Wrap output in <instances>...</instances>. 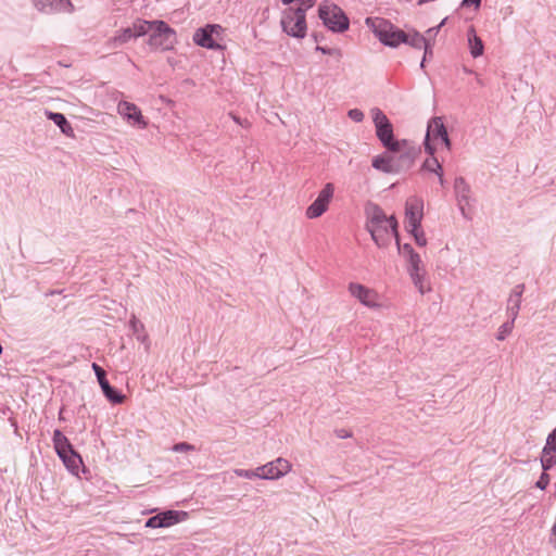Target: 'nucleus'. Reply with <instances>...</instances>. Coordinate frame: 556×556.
I'll list each match as a JSON object with an SVG mask.
<instances>
[{
  "label": "nucleus",
  "mask_w": 556,
  "mask_h": 556,
  "mask_svg": "<svg viewBox=\"0 0 556 556\" xmlns=\"http://www.w3.org/2000/svg\"><path fill=\"white\" fill-rule=\"evenodd\" d=\"M541 465L544 471L556 465V428L547 435L542 451Z\"/></svg>",
  "instance_id": "nucleus-17"
},
{
  "label": "nucleus",
  "mask_w": 556,
  "mask_h": 556,
  "mask_svg": "<svg viewBox=\"0 0 556 556\" xmlns=\"http://www.w3.org/2000/svg\"><path fill=\"white\" fill-rule=\"evenodd\" d=\"M47 116L52 121L61 131L66 136H72L74 130L66 117L62 113L47 112Z\"/></svg>",
  "instance_id": "nucleus-24"
},
{
  "label": "nucleus",
  "mask_w": 556,
  "mask_h": 556,
  "mask_svg": "<svg viewBox=\"0 0 556 556\" xmlns=\"http://www.w3.org/2000/svg\"><path fill=\"white\" fill-rule=\"evenodd\" d=\"M454 194L456 204L462 216L470 220L471 219V208L475 204V198L472 195L471 187L466 181V179L462 176L456 177L454 180Z\"/></svg>",
  "instance_id": "nucleus-8"
},
{
  "label": "nucleus",
  "mask_w": 556,
  "mask_h": 556,
  "mask_svg": "<svg viewBox=\"0 0 556 556\" xmlns=\"http://www.w3.org/2000/svg\"><path fill=\"white\" fill-rule=\"evenodd\" d=\"M172 450L174 452H177V453H181V452H189V451H194L195 447L194 445L190 444V443H187V442H179V443H176Z\"/></svg>",
  "instance_id": "nucleus-36"
},
{
  "label": "nucleus",
  "mask_w": 556,
  "mask_h": 556,
  "mask_svg": "<svg viewBox=\"0 0 556 556\" xmlns=\"http://www.w3.org/2000/svg\"><path fill=\"white\" fill-rule=\"evenodd\" d=\"M395 241H396V245H397V250H399V253L405 258L407 260L408 257H410V255L415 254V250L413 249V247L409 244V243H405V244H401L400 242V239H399V236L395 237Z\"/></svg>",
  "instance_id": "nucleus-32"
},
{
  "label": "nucleus",
  "mask_w": 556,
  "mask_h": 556,
  "mask_svg": "<svg viewBox=\"0 0 556 556\" xmlns=\"http://www.w3.org/2000/svg\"><path fill=\"white\" fill-rule=\"evenodd\" d=\"M427 41H429L428 38H426L420 33L413 30L405 33V40H403V43L408 45L415 49H421Z\"/></svg>",
  "instance_id": "nucleus-25"
},
{
  "label": "nucleus",
  "mask_w": 556,
  "mask_h": 556,
  "mask_svg": "<svg viewBox=\"0 0 556 556\" xmlns=\"http://www.w3.org/2000/svg\"><path fill=\"white\" fill-rule=\"evenodd\" d=\"M548 483H549V476H548V473H546V471L543 470L539 480L535 483V486L539 488L540 490H545L546 486L548 485Z\"/></svg>",
  "instance_id": "nucleus-38"
},
{
  "label": "nucleus",
  "mask_w": 556,
  "mask_h": 556,
  "mask_svg": "<svg viewBox=\"0 0 556 556\" xmlns=\"http://www.w3.org/2000/svg\"><path fill=\"white\" fill-rule=\"evenodd\" d=\"M481 4V0H463L462 7H470L473 5L476 9H478Z\"/></svg>",
  "instance_id": "nucleus-43"
},
{
  "label": "nucleus",
  "mask_w": 556,
  "mask_h": 556,
  "mask_svg": "<svg viewBox=\"0 0 556 556\" xmlns=\"http://www.w3.org/2000/svg\"><path fill=\"white\" fill-rule=\"evenodd\" d=\"M336 434L340 439H346V438H350L352 435L351 432L345 430V429H338V430H336Z\"/></svg>",
  "instance_id": "nucleus-44"
},
{
  "label": "nucleus",
  "mask_w": 556,
  "mask_h": 556,
  "mask_svg": "<svg viewBox=\"0 0 556 556\" xmlns=\"http://www.w3.org/2000/svg\"><path fill=\"white\" fill-rule=\"evenodd\" d=\"M33 3L45 13L73 11V4L70 0H33Z\"/></svg>",
  "instance_id": "nucleus-18"
},
{
  "label": "nucleus",
  "mask_w": 556,
  "mask_h": 556,
  "mask_svg": "<svg viewBox=\"0 0 556 556\" xmlns=\"http://www.w3.org/2000/svg\"><path fill=\"white\" fill-rule=\"evenodd\" d=\"M525 290V285H517L507 301V315L509 318L513 319V321L516 320L519 309L521 306V296Z\"/></svg>",
  "instance_id": "nucleus-19"
},
{
  "label": "nucleus",
  "mask_w": 556,
  "mask_h": 556,
  "mask_svg": "<svg viewBox=\"0 0 556 556\" xmlns=\"http://www.w3.org/2000/svg\"><path fill=\"white\" fill-rule=\"evenodd\" d=\"M424 217V201L418 197H410L405 203V228L415 230L421 226Z\"/></svg>",
  "instance_id": "nucleus-12"
},
{
  "label": "nucleus",
  "mask_w": 556,
  "mask_h": 556,
  "mask_svg": "<svg viewBox=\"0 0 556 556\" xmlns=\"http://www.w3.org/2000/svg\"><path fill=\"white\" fill-rule=\"evenodd\" d=\"M59 457L63 460L64 465L72 473L78 475L79 468L83 465V459L75 450H72L67 453H62L59 455Z\"/></svg>",
  "instance_id": "nucleus-20"
},
{
  "label": "nucleus",
  "mask_w": 556,
  "mask_h": 556,
  "mask_svg": "<svg viewBox=\"0 0 556 556\" xmlns=\"http://www.w3.org/2000/svg\"><path fill=\"white\" fill-rule=\"evenodd\" d=\"M421 49H424V61L432 58L433 51L431 42L427 41V43Z\"/></svg>",
  "instance_id": "nucleus-41"
},
{
  "label": "nucleus",
  "mask_w": 556,
  "mask_h": 556,
  "mask_svg": "<svg viewBox=\"0 0 556 556\" xmlns=\"http://www.w3.org/2000/svg\"><path fill=\"white\" fill-rule=\"evenodd\" d=\"M431 157L427 159L424 164H422V169L427 170V172H431V173H434V174H438L440 172H442V165L440 164V162L438 161L437 157H434V154L433 155H430Z\"/></svg>",
  "instance_id": "nucleus-30"
},
{
  "label": "nucleus",
  "mask_w": 556,
  "mask_h": 556,
  "mask_svg": "<svg viewBox=\"0 0 556 556\" xmlns=\"http://www.w3.org/2000/svg\"><path fill=\"white\" fill-rule=\"evenodd\" d=\"M437 175H438V178H439V182H440V185H441V186H444V184H445V179H444V177H443V170H442V172H440V173H438Z\"/></svg>",
  "instance_id": "nucleus-45"
},
{
  "label": "nucleus",
  "mask_w": 556,
  "mask_h": 556,
  "mask_svg": "<svg viewBox=\"0 0 556 556\" xmlns=\"http://www.w3.org/2000/svg\"><path fill=\"white\" fill-rule=\"evenodd\" d=\"M409 277L420 294H425L431 290L429 285L427 283L426 269L409 274Z\"/></svg>",
  "instance_id": "nucleus-26"
},
{
  "label": "nucleus",
  "mask_w": 556,
  "mask_h": 556,
  "mask_svg": "<svg viewBox=\"0 0 556 556\" xmlns=\"http://www.w3.org/2000/svg\"><path fill=\"white\" fill-rule=\"evenodd\" d=\"M235 473L238 477L245 478V479H253V478H260L261 479V471L258 470V467L255 470L236 469Z\"/></svg>",
  "instance_id": "nucleus-34"
},
{
  "label": "nucleus",
  "mask_w": 556,
  "mask_h": 556,
  "mask_svg": "<svg viewBox=\"0 0 556 556\" xmlns=\"http://www.w3.org/2000/svg\"><path fill=\"white\" fill-rule=\"evenodd\" d=\"M366 25L384 46L396 48L405 40V31L384 18L368 17L366 18Z\"/></svg>",
  "instance_id": "nucleus-4"
},
{
  "label": "nucleus",
  "mask_w": 556,
  "mask_h": 556,
  "mask_svg": "<svg viewBox=\"0 0 556 556\" xmlns=\"http://www.w3.org/2000/svg\"><path fill=\"white\" fill-rule=\"evenodd\" d=\"M334 194V185L327 182L319 191L314 202L306 208V217L314 219L321 216L329 206L330 201Z\"/></svg>",
  "instance_id": "nucleus-11"
},
{
  "label": "nucleus",
  "mask_w": 556,
  "mask_h": 556,
  "mask_svg": "<svg viewBox=\"0 0 556 556\" xmlns=\"http://www.w3.org/2000/svg\"><path fill=\"white\" fill-rule=\"evenodd\" d=\"M425 62H426V61H424V59H422V60H421V62H420V67H421V68H424V67H425Z\"/></svg>",
  "instance_id": "nucleus-47"
},
{
  "label": "nucleus",
  "mask_w": 556,
  "mask_h": 556,
  "mask_svg": "<svg viewBox=\"0 0 556 556\" xmlns=\"http://www.w3.org/2000/svg\"><path fill=\"white\" fill-rule=\"evenodd\" d=\"M366 229L379 248L390 244L392 237H397V220L394 216H387L376 203L369 202L365 206Z\"/></svg>",
  "instance_id": "nucleus-1"
},
{
  "label": "nucleus",
  "mask_w": 556,
  "mask_h": 556,
  "mask_svg": "<svg viewBox=\"0 0 556 556\" xmlns=\"http://www.w3.org/2000/svg\"><path fill=\"white\" fill-rule=\"evenodd\" d=\"M135 38L130 28H124L115 34L108 42L106 46L109 49H116L128 42L130 39Z\"/></svg>",
  "instance_id": "nucleus-22"
},
{
  "label": "nucleus",
  "mask_w": 556,
  "mask_h": 556,
  "mask_svg": "<svg viewBox=\"0 0 556 556\" xmlns=\"http://www.w3.org/2000/svg\"><path fill=\"white\" fill-rule=\"evenodd\" d=\"M146 527L148 528H153V529H156V528H164V523H163V520L160 516V514L155 515V516H152L150 517L147 522H146Z\"/></svg>",
  "instance_id": "nucleus-35"
},
{
  "label": "nucleus",
  "mask_w": 556,
  "mask_h": 556,
  "mask_svg": "<svg viewBox=\"0 0 556 556\" xmlns=\"http://www.w3.org/2000/svg\"><path fill=\"white\" fill-rule=\"evenodd\" d=\"M176 33L164 21H154L148 45L154 50H170L176 43Z\"/></svg>",
  "instance_id": "nucleus-7"
},
{
  "label": "nucleus",
  "mask_w": 556,
  "mask_h": 556,
  "mask_svg": "<svg viewBox=\"0 0 556 556\" xmlns=\"http://www.w3.org/2000/svg\"><path fill=\"white\" fill-rule=\"evenodd\" d=\"M515 321H513L511 318L504 323L500 328L496 336V339L500 341H503L506 339V337L513 331Z\"/></svg>",
  "instance_id": "nucleus-31"
},
{
  "label": "nucleus",
  "mask_w": 556,
  "mask_h": 556,
  "mask_svg": "<svg viewBox=\"0 0 556 556\" xmlns=\"http://www.w3.org/2000/svg\"><path fill=\"white\" fill-rule=\"evenodd\" d=\"M290 469L291 464L281 457L258 467V470L261 471V479L267 480L279 479L280 477L287 475Z\"/></svg>",
  "instance_id": "nucleus-14"
},
{
  "label": "nucleus",
  "mask_w": 556,
  "mask_h": 556,
  "mask_svg": "<svg viewBox=\"0 0 556 556\" xmlns=\"http://www.w3.org/2000/svg\"><path fill=\"white\" fill-rule=\"evenodd\" d=\"M406 263H407L408 275L413 274V273L425 270V266L422 264L421 257L417 252L415 254L410 255V257H408L406 260Z\"/></svg>",
  "instance_id": "nucleus-29"
},
{
  "label": "nucleus",
  "mask_w": 556,
  "mask_h": 556,
  "mask_svg": "<svg viewBox=\"0 0 556 556\" xmlns=\"http://www.w3.org/2000/svg\"><path fill=\"white\" fill-rule=\"evenodd\" d=\"M468 43L470 49V54L472 58H479L483 54L484 45L480 37L477 36L475 28L471 26L468 29Z\"/></svg>",
  "instance_id": "nucleus-21"
},
{
  "label": "nucleus",
  "mask_w": 556,
  "mask_h": 556,
  "mask_svg": "<svg viewBox=\"0 0 556 556\" xmlns=\"http://www.w3.org/2000/svg\"><path fill=\"white\" fill-rule=\"evenodd\" d=\"M231 117L233 118V121L239 124V125H242L243 126V123L240 121L239 117L235 116V115H231Z\"/></svg>",
  "instance_id": "nucleus-46"
},
{
  "label": "nucleus",
  "mask_w": 556,
  "mask_h": 556,
  "mask_svg": "<svg viewBox=\"0 0 556 556\" xmlns=\"http://www.w3.org/2000/svg\"><path fill=\"white\" fill-rule=\"evenodd\" d=\"M445 21L446 18H444L438 26L431 27L426 31V35L424 36L429 39V42H431V40H434L435 36L438 35L440 28L443 26Z\"/></svg>",
  "instance_id": "nucleus-37"
},
{
  "label": "nucleus",
  "mask_w": 556,
  "mask_h": 556,
  "mask_svg": "<svg viewBox=\"0 0 556 556\" xmlns=\"http://www.w3.org/2000/svg\"><path fill=\"white\" fill-rule=\"evenodd\" d=\"M316 51H320L324 54L337 55L338 58H340L342 55V53L339 49L326 48V47H321V46H317Z\"/></svg>",
  "instance_id": "nucleus-40"
},
{
  "label": "nucleus",
  "mask_w": 556,
  "mask_h": 556,
  "mask_svg": "<svg viewBox=\"0 0 556 556\" xmlns=\"http://www.w3.org/2000/svg\"><path fill=\"white\" fill-rule=\"evenodd\" d=\"M222 31L223 27L220 25L207 24L194 31L193 41L200 47L211 50H219L222 49V46L215 40L214 36H219Z\"/></svg>",
  "instance_id": "nucleus-10"
},
{
  "label": "nucleus",
  "mask_w": 556,
  "mask_h": 556,
  "mask_svg": "<svg viewBox=\"0 0 556 556\" xmlns=\"http://www.w3.org/2000/svg\"><path fill=\"white\" fill-rule=\"evenodd\" d=\"M129 325L135 333L143 329V324L140 323L135 316H132V318L130 319Z\"/></svg>",
  "instance_id": "nucleus-42"
},
{
  "label": "nucleus",
  "mask_w": 556,
  "mask_h": 556,
  "mask_svg": "<svg viewBox=\"0 0 556 556\" xmlns=\"http://www.w3.org/2000/svg\"><path fill=\"white\" fill-rule=\"evenodd\" d=\"M52 441L58 455L74 450L73 445L71 444L68 439L61 432V430H54Z\"/></svg>",
  "instance_id": "nucleus-23"
},
{
  "label": "nucleus",
  "mask_w": 556,
  "mask_h": 556,
  "mask_svg": "<svg viewBox=\"0 0 556 556\" xmlns=\"http://www.w3.org/2000/svg\"><path fill=\"white\" fill-rule=\"evenodd\" d=\"M281 26L286 34L294 38H304L306 35V9L289 8L281 17Z\"/></svg>",
  "instance_id": "nucleus-6"
},
{
  "label": "nucleus",
  "mask_w": 556,
  "mask_h": 556,
  "mask_svg": "<svg viewBox=\"0 0 556 556\" xmlns=\"http://www.w3.org/2000/svg\"><path fill=\"white\" fill-rule=\"evenodd\" d=\"M416 149H406L389 155H377L372 160V167L386 174H397L410 168L416 157Z\"/></svg>",
  "instance_id": "nucleus-3"
},
{
  "label": "nucleus",
  "mask_w": 556,
  "mask_h": 556,
  "mask_svg": "<svg viewBox=\"0 0 556 556\" xmlns=\"http://www.w3.org/2000/svg\"><path fill=\"white\" fill-rule=\"evenodd\" d=\"M117 112L127 119L129 124L141 129L147 127V122L144 121L140 109L136 104L127 101H121L117 105Z\"/></svg>",
  "instance_id": "nucleus-15"
},
{
  "label": "nucleus",
  "mask_w": 556,
  "mask_h": 556,
  "mask_svg": "<svg viewBox=\"0 0 556 556\" xmlns=\"http://www.w3.org/2000/svg\"><path fill=\"white\" fill-rule=\"evenodd\" d=\"M153 26H154V21H152V22L138 21V22L134 23V25L129 28H130L134 37L137 38V37H141L146 34H148L149 31H151Z\"/></svg>",
  "instance_id": "nucleus-27"
},
{
  "label": "nucleus",
  "mask_w": 556,
  "mask_h": 556,
  "mask_svg": "<svg viewBox=\"0 0 556 556\" xmlns=\"http://www.w3.org/2000/svg\"><path fill=\"white\" fill-rule=\"evenodd\" d=\"M441 140L447 150H451L452 142L447 134V129L443 123V118L440 116L432 117L428 122L427 132L425 136V151L429 155H433L435 152L434 147L430 143V139Z\"/></svg>",
  "instance_id": "nucleus-9"
},
{
  "label": "nucleus",
  "mask_w": 556,
  "mask_h": 556,
  "mask_svg": "<svg viewBox=\"0 0 556 556\" xmlns=\"http://www.w3.org/2000/svg\"><path fill=\"white\" fill-rule=\"evenodd\" d=\"M348 116L356 123H361L364 119V113L358 109L350 110Z\"/></svg>",
  "instance_id": "nucleus-39"
},
{
  "label": "nucleus",
  "mask_w": 556,
  "mask_h": 556,
  "mask_svg": "<svg viewBox=\"0 0 556 556\" xmlns=\"http://www.w3.org/2000/svg\"><path fill=\"white\" fill-rule=\"evenodd\" d=\"M349 291L352 296L357 299L363 305L367 307H375L377 306V293L364 285L351 282L349 285Z\"/></svg>",
  "instance_id": "nucleus-16"
},
{
  "label": "nucleus",
  "mask_w": 556,
  "mask_h": 556,
  "mask_svg": "<svg viewBox=\"0 0 556 556\" xmlns=\"http://www.w3.org/2000/svg\"><path fill=\"white\" fill-rule=\"evenodd\" d=\"M415 239V242L419 247L427 245V238L425 231L420 227H417L415 230H407Z\"/></svg>",
  "instance_id": "nucleus-33"
},
{
  "label": "nucleus",
  "mask_w": 556,
  "mask_h": 556,
  "mask_svg": "<svg viewBox=\"0 0 556 556\" xmlns=\"http://www.w3.org/2000/svg\"><path fill=\"white\" fill-rule=\"evenodd\" d=\"M318 16L323 24L333 33H344L349 29L350 21L344 11L337 4L324 2L318 8Z\"/></svg>",
  "instance_id": "nucleus-5"
},
{
  "label": "nucleus",
  "mask_w": 556,
  "mask_h": 556,
  "mask_svg": "<svg viewBox=\"0 0 556 556\" xmlns=\"http://www.w3.org/2000/svg\"><path fill=\"white\" fill-rule=\"evenodd\" d=\"M372 121L376 127V135L382 146L392 153H397L406 149H415L409 141L395 140L393 134V126L387 115L380 109H372Z\"/></svg>",
  "instance_id": "nucleus-2"
},
{
  "label": "nucleus",
  "mask_w": 556,
  "mask_h": 556,
  "mask_svg": "<svg viewBox=\"0 0 556 556\" xmlns=\"http://www.w3.org/2000/svg\"><path fill=\"white\" fill-rule=\"evenodd\" d=\"M91 367L97 376L98 382L105 397L113 404L123 403L125 396L109 383L105 370L97 363H93Z\"/></svg>",
  "instance_id": "nucleus-13"
},
{
  "label": "nucleus",
  "mask_w": 556,
  "mask_h": 556,
  "mask_svg": "<svg viewBox=\"0 0 556 556\" xmlns=\"http://www.w3.org/2000/svg\"><path fill=\"white\" fill-rule=\"evenodd\" d=\"M180 515H186V513H179L177 510H166L160 513L164 528L178 523L181 520Z\"/></svg>",
  "instance_id": "nucleus-28"
}]
</instances>
